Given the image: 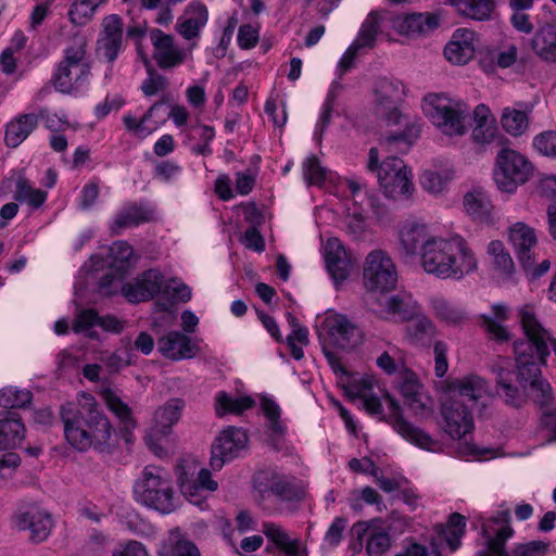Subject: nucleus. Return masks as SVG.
<instances>
[{
	"label": "nucleus",
	"mask_w": 556,
	"mask_h": 556,
	"mask_svg": "<svg viewBox=\"0 0 556 556\" xmlns=\"http://www.w3.org/2000/svg\"><path fill=\"white\" fill-rule=\"evenodd\" d=\"M97 8L98 5L92 0H75L68 10L70 21L75 25H85Z\"/></svg>",
	"instance_id": "obj_54"
},
{
	"label": "nucleus",
	"mask_w": 556,
	"mask_h": 556,
	"mask_svg": "<svg viewBox=\"0 0 556 556\" xmlns=\"http://www.w3.org/2000/svg\"><path fill=\"white\" fill-rule=\"evenodd\" d=\"M375 111L382 116L388 125H397L402 113L399 109L405 96V88L401 80L394 77H378L372 87Z\"/></svg>",
	"instance_id": "obj_12"
},
{
	"label": "nucleus",
	"mask_w": 556,
	"mask_h": 556,
	"mask_svg": "<svg viewBox=\"0 0 556 556\" xmlns=\"http://www.w3.org/2000/svg\"><path fill=\"white\" fill-rule=\"evenodd\" d=\"M111 254L114 258L111 265L117 268L119 277H126L130 267L129 261L134 254L132 247L125 241H117L111 249Z\"/></svg>",
	"instance_id": "obj_49"
},
{
	"label": "nucleus",
	"mask_w": 556,
	"mask_h": 556,
	"mask_svg": "<svg viewBox=\"0 0 556 556\" xmlns=\"http://www.w3.org/2000/svg\"><path fill=\"white\" fill-rule=\"evenodd\" d=\"M13 198L20 203L28 204L33 210H38L47 201L48 193L41 189L34 188L25 175L21 174L15 182Z\"/></svg>",
	"instance_id": "obj_36"
},
{
	"label": "nucleus",
	"mask_w": 556,
	"mask_h": 556,
	"mask_svg": "<svg viewBox=\"0 0 556 556\" xmlns=\"http://www.w3.org/2000/svg\"><path fill=\"white\" fill-rule=\"evenodd\" d=\"M519 321L525 338L513 344L515 369L494 364L495 392L506 406L519 409L528 399H532L540 408L553 403V390L547 380L542 378L541 367L547 363L548 351L544 338L546 332L536 321L533 309L526 305L519 311Z\"/></svg>",
	"instance_id": "obj_1"
},
{
	"label": "nucleus",
	"mask_w": 556,
	"mask_h": 556,
	"mask_svg": "<svg viewBox=\"0 0 556 556\" xmlns=\"http://www.w3.org/2000/svg\"><path fill=\"white\" fill-rule=\"evenodd\" d=\"M375 521L376 519H372L370 522L358 521L353 525L351 533L358 541L361 546L366 536L367 556H383L391 547V536L383 530L372 529L371 525Z\"/></svg>",
	"instance_id": "obj_21"
},
{
	"label": "nucleus",
	"mask_w": 556,
	"mask_h": 556,
	"mask_svg": "<svg viewBox=\"0 0 556 556\" xmlns=\"http://www.w3.org/2000/svg\"><path fill=\"white\" fill-rule=\"evenodd\" d=\"M215 400V409L218 416L229 413L240 415L255 405V401L251 396L231 397L225 391L218 392Z\"/></svg>",
	"instance_id": "obj_38"
},
{
	"label": "nucleus",
	"mask_w": 556,
	"mask_h": 556,
	"mask_svg": "<svg viewBox=\"0 0 556 556\" xmlns=\"http://www.w3.org/2000/svg\"><path fill=\"white\" fill-rule=\"evenodd\" d=\"M508 238L520 265L525 271H528L533 267L534 263L533 249L538 244L535 230L527 224L519 222L509 228Z\"/></svg>",
	"instance_id": "obj_19"
},
{
	"label": "nucleus",
	"mask_w": 556,
	"mask_h": 556,
	"mask_svg": "<svg viewBox=\"0 0 556 556\" xmlns=\"http://www.w3.org/2000/svg\"><path fill=\"white\" fill-rule=\"evenodd\" d=\"M237 40L241 49L254 48L258 41V33L252 25L243 24L239 27Z\"/></svg>",
	"instance_id": "obj_64"
},
{
	"label": "nucleus",
	"mask_w": 556,
	"mask_h": 556,
	"mask_svg": "<svg viewBox=\"0 0 556 556\" xmlns=\"http://www.w3.org/2000/svg\"><path fill=\"white\" fill-rule=\"evenodd\" d=\"M303 176L307 185L321 186L326 179V169L316 155L308 156L303 164Z\"/></svg>",
	"instance_id": "obj_55"
},
{
	"label": "nucleus",
	"mask_w": 556,
	"mask_h": 556,
	"mask_svg": "<svg viewBox=\"0 0 556 556\" xmlns=\"http://www.w3.org/2000/svg\"><path fill=\"white\" fill-rule=\"evenodd\" d=\"M98 323L99 315L94 309H84L76 316L73 325V330L76 333H80L89 330L93 326L98 325Z\"/></svg>",
	"instance_id": "obj_62"
},
{
	"label": "nucleus",
	"mask_w": 556,
	"mask_h": 556,
	"mask_svg": "<svg viewBox=\"0 0 556 556\" xmlns=\"http://www.w3.org/2000/svg\"><path fill=\"white\" fill-rule=\"evenodd\" d=\"M33 393L27 390H20L14 387H5L0 389V406L2 410H16L17 408H26L31 404Z\"/></svg>",
	"instance_id": "obj_42"
},
{
	"label": "nucleus",
	"mask_w": 556,
	"mask_h": 556,
	"mask_svg": "<svg viewBox=\"0 0 556 556\" xmlns=\"http://www.w3.org/2000/svg\"><path fill=\"white\" fill-rule=\"evenodd\" d=\"M368 170L377 173L380 187L386 197L396 199L409 194L414 190L410 170L407 169L404 161L396 156H388L379 163V151L370 148Z\"/></svg>",
	"instance_id": "obj_7"
},
{
	"label": "nucleus",
	"mask_w": 556,
	"mask_h": 556,
	"mask_svg": "<svg viewBox=\"0 0 556 556\" xmlns=\"http://www.w3.org/2000/svg\"><path fill=\"white\" fill-rule=\"evenodd\" d=\"M548 546V542L541 540L516 544L511 551V556H543L547 553Z\"/></svg>",
	"instance_id": "obj_58"
},
{
	"label": "nucleus",
	"mask_w": 556,
	"mask_h": 556,
	"mask_svg": "<svg viewBox=\"0 0 556 556\" xmlns=\"http://www.w3.org/2000/svg\"><path fill=\"white\" fill-rule=\"evenodd\" d=\"M463 205L466 214L476 223L492 225L494 223V206L489 194L481 188H473L465 193Z\"/></svg>",
	"instance_id": "obj_23"
},
{
	"label": "nucleus",
	"mask_w": 556,
	"mask_h": 556,
	"mask_svg": "<svg viewBox=\"0 0 556 556\" xmlns=\"http://www.w3.org/2000/svg\"><path fill=\"white\" fill-rule=\"evenodd\" d=\"M157 556H201L197 545L179 529L170 530L157 548Z\"/></svg>",
	"instance_id": "obj_31"
},
{
	"label": "nucleus",
	"mask_w": 556,
	"mask_h": 556,
	"mask_svg": "<svg viewBox=\"0 0 556 556\" xmlns=\"http://www.w3.org/2000/svg\"><path fill=\"white\" fill-rule=\"evenodd\" d=\"M531 46L542 60L556 62V25L547 23L540 27L531 40Z\"/></svg>",
	"instance_id": "obj_34"
},
{
	"label": "nucleus",
	"mask_w": 556,
	"mask_h": 556,
	"mask_svg": "<svg viewBox=\"0 0 556 556\" xmlns=\"http://www.w3.org/2000/svg\"><path fill=\"white\" fill-rule=\"evenodd\" d=\"M441 20L442 17L439 12H412L394 16L391 24L397 34L417 38L432 34L439 28Z\"/></svg>",
	"instance_id": "obj_16"
},
{
	"label": "nucleus",
	"mask_w": 556,
	"mask_h": 556,
	"mask_svg": "<svg viewBox=\"0 0 556 556\" xmlns=\"http://www.w3.org/2000/svg\"><path fill=\"white\" fill-rule=\"evenodd\" d=\"M492 314H482L480 316L481 326L497 342L509 340L508 330L502 325L508 319L509 308L503 303H496L491 306Z\"/></svg>",
	"instance_id": "obj_32"
},
{
	"label": "nucleus",
	"mask_w": 556,
	"mask_h": 556,
	"mask_svg": "<svg viewBox=\"0 0 556 556\" xmlns=\"http://www.w3.org/2000/svg\"><path fill=\"white\" fill-rule=\"evenodd\" d=\"M433 353H434V372L438 378L444 377L448 369L447 363V351L448 346L444 341H434Z\"/></svg>",
	"instance_id": "obj_60"
},
{
	"label": "nucleus",
	"mask_w": 556,
	"mask_h": 556,
	"mask_svg": "<svg viewBox=\"0 0 556 556\" xmlns=\"http://www.w3.org/2000/svg\"><path fill=\"white\" fill-rule=\"evenodd\" d=\"M262 532L273 543V545H267V552L271 553L273 548L276 547L286 556H300L298 542L292 541L280 526L273 522H264Z\"/></svg>",
	"instance_id": "obj_35"
},
{
	"label": "nucleus",
	"mask_w": 556,
	"mask_h": 556,
	"mask_svg": "<svg viewBox=\"0 0 556 556\" xmlns=\"http://www.w3.org/2000/svg\"><path fill=\"white\" fill-rule=\"evenodd\" d=\"M386 311L388 314L399 316L403 321H407V324L421 313L420 307L415 302L404 301L399 295L387 298Z\"/></svg>",
	"instance_id": "obj_44"
},
{
	"label": "nucleus",
	"mask_w": 556,
	"mask_h": 556,
	"mask_svg": "<svg viewBox=\"0 0 556 556\" xmlns=\"http://www.w3.org/2000/svg\"><path fill=\"white\" fill-rule=\"evenodd\" d=\"M319 339L324 337L332 345L342 350L354 348L362 343L363 331L343 314H329L317 326Z\"/></svg>",
	"instance_id": "obj_13"
},
{
	"label": "nucleus",
	"mask_w": 556,
	"mask_h": 556,
	"mask_svg": "<svg viewBox=\"0 0 556 556\" xmlns=\"http://www.w3.org/2000/svg\"><path fill=\"white\" fill-rule=\"evenodd\" d=\"M13 522L20 531L28 530L29 541L35 544L45 542L54 526L51 514L36 504L20 508L13 516Z\"/></svg>",
	"instance_id": "obj_15"
},
{
	"label": "nucleus",
	"mask_w": 556,
	"mask_h": 556,
	"mask_svg": "<svg viewBox=\"0 0 556 556\" xmlns=\"http://www.w3.org/2000/svg\"><path fill=\"white\" fill-rule=\"evenodd\" d=\"M185 14L186 18L177 24V30L185 39L192 40L200 35V29L207 23V8L200 1H192L186 8Z\"/></svg>",
	"instance_id": "obj_29"
},
{
	"label": "nucleus",
	"mask_w": 556,
	"mask_h": 556,
	"mask_svg": "<svg viewBox=\"0 0 556 556\" xmlns=\"http://www.w3.org/2000/svg\"><path fill=\"white\" fill-rule=\"evenodd\" d=\"M473 54L475 46H464L457 40H450L444 47V56L453 64H466Z\"/></svg>",
	"instance_id": "obj_53"
},
{
	"label": "nucleus",
	"mask_w": 556,
	"mask_h": 556,
	"mask_svg": "<svg viewBox=\"0 0 556 556\" xmlns=\"http://www.w3.org/2000/svg\"><path fill=\"white\" fill-rule=\"evenodd\" d=\"M137 503L162 514L174 511V490L169 473L159 466H146L132 488Z\"/></svg>",
	"instance_id": "obj_5"
},
{
	"label": "nucleus",
	"mask_w": 556,
	"mask_h": 556,
	"mask_svg": "<svg viewBox=\"0 0 556 556\" xmlns=\"http://www.w3.org/2000/svg\"><path fill=\"white\" fill-rule=\"evenodd\" d=\"M405 340L413 346L429 349L439 331L434 323L422 312L405 326Z\"/></svg>",
	"instance_id": "obj_25"
},
{
	"label": "nucleus",
	"mask_w": 556,
	"mask_h": 556,
	"mask_svg": "<svg viewBox=\"0 0 556 556\" xmlns=\"http://www.w3.org/2000/svg\"><path fill=\"white\" fill-rule=\"evenodd\" d=\"M150 39L154 47L153 59L162 70L174 68L182 64L186 54L174 45V37L159 28L150 30Z\"/></svg>",
	"instance_id": "obj_18"
},
{
	"label": "nucleus",
	"mask_w": 556,
	"mask_h": 556,
	"mask_svg": "<svg viewBox=\"0 0 556 556\" xmlns=\"http://www.w3.org/2000/svg\"><path fill=\"white\" fill-rule=\"evenodd\" d=\"M454 395L441 405V427L453 440H460L475 429L472 408L483 396L491 395L489 382L480 376L468 375L452 384Z\"/></svg>",
	"instance_id": "obj_3"
},
{
	"label": "nucleus",
	"mask_w": 556,
	"mask_h": 556,
	"mask_svg": "<svg viewBox=\"0 0 556 556\" xmlns=\"http://www.w3.org/2000/svg\"><path fill=\"white\" fill-rule=\"evenodd\" d=\"M25 431L22 417L16 410H0V451L18 447Z\"/></svg>",
	"instance_id": "obj_24"
},
{
	"label": "nucleus",
	"mask_w": 556,
	"mask_h": 556,
	"mask_svg": "<svg viewBox=\"0 0 556 556\" xmlns=\"http://www.w3.org/2000/svg\"><path fill=\"white\" fill-rule=\"evenodd\" d=\"M383 399L389 408V415H382L380 420L387 421L407 442L428 452L442 451L441 442L434 440L429 433L408 422L402 415L400 403L388 392Z\"/></svg>",
	"instance_id": "obj_11"
},
{
	"label": "nucleus",
	"mask_w": 556,
	"mask_h": 556,
	"mask_svg": "<svg viewBox=\"0 0 556 556\" xmlns=\"http://www.w3.org/2000/svg\"><path fill=\"white\" fill-rule=\"evenodd\" d=\"M248 433L242 428L229 426L225 428L211 447L210 465L214 470H220L226 463L240 457L248 448Z\"/></svg>",
	"instance_id": "obj_14"
},
{
	"label": "nucleus",
	"mask_w": 556,
	"mask_h": 556,
	"mask_svg": "<svg viewBox=\"0 0 556 556\" xmlns=\"http://www.w3.org/2000/svg\"><path fill=\"white\" fill-rule=\"evenodd\" d=\"M425 101L427 116L443 134L447 136L465 134L467 109L464 103L458 102L453 105L451 99L440 94H429Z\"/></svg>",
	"instance_id": "obj_9"
},
{
	"label": "nucleus",
	"mask_w": 556,
	"mask_h": 556,
	"mask_svg": "<svg viewBox=\"0 0 556 556\" xmlns=\"http://www.w3.org/2000/svg\"><path fill=\"white\" fill-rule=\"evenodd\" d=\"M142 62L148 74V77L142 81L140 87L142 93L146 97H153L159 92L166 90L169 86L168 79L164 75L157 73L147 56H143Z\"/></svg>",
	"instance_id": "obj_45"
},
{
	"label": "nucleus",
	"mask_w": 556,
	"mask_h": 556,
	"mask_svg": "<svg viewBox=\"0 0 556 556\" xmlns=\"http://www.w3.org/2000/svg\"><path fill=\"white\" fill-rule=\"evenodd\" d=\"M452 177L453 175L450 170L435 172L427 169L420 175V185L425 190L431 193H440Z\"/></svg>",
	"instance_id": "obj_50"
},
{
	"label": "nucleus",
	"mask_w": 556,
	"mask_h": 556,
	"mask_svg": "<svg viewBox=\"0 0 556 556\" xmlns=\"http://www.w3.org/2000/svg\"><path fill=\"white\" fill-rule=\"evenodd\" d=\"M380 16L376 12H370L358 31L356 39L352 42L359 50L363 48H374L377 35L379 33Z\"/></svg>",
	"instance_id": "obj_43"
},
{
	"label": "nucleus",
	"mask_w": 556,
	"mask_h": 556,
	"mask_svg": "<svg viewBox=\"0 0 556 556\" xmlns=\"http://www.w3.org/2000/svg\"><path fill=\"white\" fill-rule=\"evenodd\" d=\"M109 409L122 421L132 416L131 408L124 403L114 392L108 390L104 393Z\"/></svg>",
	"instance_id": "obj_61"
},
{
	"label": "nucleus",
	"mask_w": 556,
	"mask_h": 556,
	"mask_svg": "<svg viewBox=\"0 0 556 556\" xmlns=\"http://www.w3.org/2000/svg\"><path fill=\"white\" fill-rule=\"evenodd\" d=\"M420 263L430 275L457 280L476 270L478 264L473 251L460 236L431 238L420 253Z\"/></svg>",
	"instance_id": "obj_4"
},
{
	"label": "nucleus",
	"mask_w": 556,
	"mask_h": 556,
	"mask_svg": "<svg viewBox=\"0 0 556 556\" xmlns=\"http://www.w3.org/2000/svg\"><path fill=\"white\" fill-rule=\"evenodd\" d=\"M164 275L156 268H150L139 275L135 282L122 286L123 296L132 304L154 299L162 290Z\"/></svg>",
	"instance_id": "obj_17"
},
{
	"label": "nucleus",
	"mask_w": 556,
	"mask_h": 556,
	"mask_svg": "<svg viewBox=\"0 0 556 556\" xmlns=\"http://www.w3.org/2000/svg\"><path fill=\"white\" fill-rule=\"evenodd\" d=\"M170 94H163L161 99L155 101L139 119L131 114L125 115L123 117V123L126 130L136 138H147L166 122V118H161L160 121H152L148 124L153 116H157L161 108L163 105L170 104Z\"/></svg>",
	"instance_id": "obj_20"
},
{
	"label": "nucleus",
	"mask_w": 556,
	"mask_h": 556,
	"mask_svg": "<svg viewBox=\"0 0 556 556\" xmlns=\"http://www.w3.org/2000/svg\"><path fill=\"white\" fill-rule=\"evenodd\" d=\"M363 279L364 286L369 292L387 293L395 289L397 271L387 252L374 250L367 255Z\"/></svg>",
	"instance_id": "obj_10"
},
{
	"label": "nucleus",
	"mask_w": 556,
	"mask_h": 556,
	"mask_svg": "<svg viewBox=\"0 0 556 556\" xmlns=\"http://www.w3.org/2000/svg\"><path fill=\"white\" fill-rule=\"evenodd\" d=\"M432 308L435 316L447 324L457 325L465 319L464 312L456 308L444 299L432 300Z\"/></svg>",
	"instance_id": "obj_52"
},
{
	"label": "nucleus",
	"mask_w": 556,
	"mask_h": 556,
	"mask_svg": "<svg viewBox=\"0 0 556 556\" xmlns=\"http://www.w3.org/2000/svg\"><path fill=\"white\" fill-rule=\"evenodd\" d=\"M533 146L539 153L548 157H556V131L547 130L533 139Z\"/></svg>",
	"instance_id": "obj_57"
},
{
	"label": "nucleus",
	"mask_w": 556,
	"mask_h": 556,
	"mask_svg": "<svg viewBox=\"0 0 556 556\" xmlns=\"http://www.w3.org/2000/svg\"><path fill=\"white\" fill-rule=\"evenodd\" d=\"M217 488L218 483L212 479L211 471L206 468H202L193 482L182 484V492L190 498V501H192V497L197 496L200 490L213 492L216 491Z\"/></svg>",
	"instance_id": "obj_51"
},
{
	"label": "nucleus",
	"mask_w": 556,
	"mask_h": 556,
	"mask_svg": "<svg viewBox=\"0 0 556 556\" xmlns=\"http://www.w3.org/2000/svg\"><path fill=\"white\" fill-rule=\"evenodd\" d=\"M420 129L415 124L406 125V128L403 131L392 134L383 138L380 142L382 147H386L388 150H391L396 144H404V148L401 149L403 152L407 151L413 142L419 137Z\"/></svg>",
	"instance_id": "obj_48"
},
{
	"label": "nucleus",
	"mask_w": 556,
	"mask_h": 556,
	"mask_svg": "<svg viewBox=\"0 0 556 556\" xmlns=\"http://www.w3.org/2000/svg\"><path fill=\"white\" fill-rule=\"evenodd\" d=\"M86 56V38L74 37L73 45L64 49L63 59L58 63L51 78V84L58 92L70 94L75 86L87 83L91 74V66Z\"/></svg>",
	"instance_id": "obj_6"
},
{
	"label": "nucleus",
	"mask_w": 556,
	"mask_h": 556,
	"mask_svg": "<svg viewBox=\"0 0 556 556\" xmlns=\"http://www.w3.org/2000/svg\"><path fill=\"white\" fill-rule=\"evenodd\" d=\"M184 407L185 401L174 397L155 412V421L162 428L163 433H167L172 426L179 420Z\"/></svg>",
	"instance_id": "obj_39"
},
{
	"label": "nucleus",
	"mask_w": 556,
	"mask_h": 556,
	"mask_svg": "<svg viewBox=\"0 0 556 556\" xmlns=\"http://www.w3.org/2000/svg\"><path fill=\"white\" fill-rule=\"evenodd\" d=\"M488 254L492 257L494 269L506 277H511L515 273V264L506 250L504 243L500 240H493L488 244Z\"/></svg>",
	"instance_id": "obj_40"
},
{
	"label": "nucleus",
	"mask_w": 556,
	"mask_h": 556,
	"mask_svg": "<svg viewBox=\"0 0 556 556\" xmlns=\"http://www.w3.org/2000/svg\"><path fill=\"white\" fill-rule=\"evenodd\" d=\"M533 173L532 163L520 152L503 146L496 153L494 181L497 188L507 193L526 184Z\"/></svg>",
	"instance_id": "obj_8"
},
{
	"label": "nucleus",
	"mask_w": 556,
	"mask_h": 556,
	"mask_svg": "<svg viewBox=\"0 0 556 556\" xmlns=\"http://www.w3.org/2000/svg\"><path fill=\"white\" fill-rule=\"evenodd\" d=\"M262 410L269 421V428L274 433L281 434L285 427L280 421L281 410L279 405L271 399L264 396L261 401Z\"/></svg>",
	"instance_id": "obj_56"
},
{
	"label": "nucleus",
	"mask_w": 556,
	"mask_h": 556,
	"mask_svg": "<svg viewBox=\"0 0 556 556\" xmlns=\"http://www.w3.org/2000/svg\"><path fill=\"white\" fill-rule=\"evenodd\" d=\"M195 349L191 339L179 331H169L159 340L160 353L172 361L192 358Z\"/></svg>",
	"instance_id": "obj_27"
},
{
	"label": "nucleus",
	"mask_w": 556,
	"mask_h": 556,
	"mask_svg": "<svg viewBox=\"0 0 556 556\" xmlns=\"http://www.w3.org/2000/svg\"><path fill=\"white\" fill-rule=\"evenodd\" d=\"M453 7L464 16L476 21H488L494 11V0H451Z\"/></svg>",
	"instance_id": "obj_37"
},
{
	"label": "nucleus",
	"mask_w": 556,
	"mask_h": 556,
	"mask_svg": "<svg viewBox=\"0 0 556 556\" xmlns=\"http://www.w3.org/2000/svg\"><path fill=\"white\" fill-rule=\"evenodd\" d=\"M465 529L466 518L459 513H452L444 529L445 540L452 552L460 546V539L465 534Z\"/></svg>",
	"instance_id": "obj_47"
},
{
	"label": "nucleus",
	"mask_w": 556,
	"mask_h": 556,
	"mask_svg": "<svg viewBox=\"0 0 556 556\" xmlns=\"http://www.w3.org/2000/svg\"><path fill=\"white\" fill-rule=\"evenodd\" d=\"M325 262L327 270L337 283L344 281L349 277L352 264L339 239L332 238L328 240Z\"/></svg>",
	"instance_id": "obj_26"
},
{
	"label": "nucleus",
	"mask_w": 556,
	"mask_h": 556,
	"mask_svg": "<svg viewBox=\"0 0 556 556\" xmlns=\"http://www.w3.org/2000/svg\"><path fill=\"white\" fill-rule=\"evenodd\" d=\"M346 526L348 519L345 517H336L330 527L328 528L324 540L331 546L339 545Z\"/></svg>",
	"instance_id": "obj_63"
},
{
	"label": "nucleus",
	"mask_w": 556,
	"mask_h": 556,
	"mask_svg": "<svg viewBox=\"0 0 556 556\" xmlns=\"http://www.w3.org/2000/svg\"><path fill=\"white\" fill-rule=\"evenodd\" d=\"M431 238H428L425 225H405L400 231V253L403 257H412L420 254L424 247Z\"/></svg>",
	"instance_id": "obj_30"
},
{
	"label": "nucleus",
	"mask_w": 556,
	"mask_h": 556,
	"mask_svg": "<svg viewBox=\"0 0 556 556\" xmlns=\"http://www.w3.org/2000/svg\"><path fill=\"white\" fill-rule=\"evenodd\" d=\"M155 210L148 201L128 202L116 214L111 229L118 235L121 229L152 222Z\"/></svg>",
	"instance_id": "obj_22"
},
{
	"label": "nucleus",
	"mask_w": 556,
	"mask_h": 556,
	"mask_svg": "<svg viewBox=\"0 0 556 556\" xmlns=\"http://www.w3.org/2000/svg\"><path fill=\"white\" fill-rule=\"evenodd\" d=\"M471 137L476 143L482 147L495 146L501 149L508 142V139L504 135L498 134L496 123L476 125Z\"/></svg>",
	"instance_id": "obj_46"
},
{
	"label": "nucleus",
	"mask_w": 556,
	"mask_h": 556,
	"mask_svg": "<svg viewBox=\"0 0 556 556\" xmlns=\"http://www.w3.org/2000/svg\"><path fill=\"white\" fill-rule=\"evenodd\" d=\"M87 404L79 407L66 402L60 407L64 437L67 443L79 452L91 447L100 453L108 452L112 437V425L105 414L98 408L92 395L84 394Z\"/></svg>",
	"instance_id": "obj_2"
},
{
	"label": "nucleus",
	"mask_w": 556,
	"mask_h": 556,
	"mask_svg": "<svg viewBox=\"0 0 556 556\" xmlns=\"http://www.w3.org/2000/svg\"><path fill=\"white\" fill-rule=\"evenodd\" d=\"M35 114H22L7 125L4 141L10 148L18 147L37 127Z\"/></svg>",
	"instance_id": "obj_33"
},
{
	"label": "nucleus",
	"mask_w": 556,
	"mask_h": 556,
	"mask_svg": "<svg viewBox=\"0 0 556 556\" xmlns=\"http://www.w3.org/2000/svg\"><path fill=\"white\" fill-rule=\"evenodd\" d=\"M503 129L513 137L521 136L529 126V116L526 111L505 108L501 116Z\"/></svg>",
	"instance_id": "obj_41"
},
{
	"label": "nucleus",
	"mask_w": 556,
	"mask_h": 556,
	"mask_svg": "<svg viewBox=\"0 0 556 556\" xmlns=\"http://www.w3.org/2000/svg\"><path fill=\"white\" fill-rule=\"evenodd\" d=\"M97 49L101 51L108 62L113 63L123 47V38H99L97 41Z\"/></svg>",
	"instance_id": "obj_59"
},
{
	"label": "nucleus",
	"mask_w": 556,
	"mask_h": 556,
	"mask_svg": "<svg viewBox=\"0 0 556 556\" xmlns=\"http://www.w3.org/2000/svg\"><path fill=\"white\" fill-rule=\"evenodd\" d=\"M263 492L274 495L279 509L287 513H294L304 500L303 489L289 481H275Z\"/></svg>",
	"instance_id": "obj_28"
}]
</instances>
